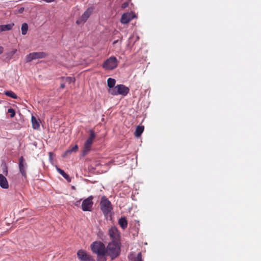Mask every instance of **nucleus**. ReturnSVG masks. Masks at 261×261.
<instances>
[{"label":"nucleus","mask_w":261,"mask_h":261,"mask_svg":"<svg viewBox=\"0 0 261 261\" xmlns=\"http://www.w3.org/2000/svg\"><path fill=\"white\" fill-rule=\"evenodd\" d=\"M129 88L124 85L120 84L116 86L115 88L113 91H112L111 93L112 95H121L122 96H126L129 92Z\"/></svg>","instance_id":"nucleus-6"},{"label":"nucleus","mask_w":261,"mask_h":261,"mask_svg":"<svg viewBox=\"0 0 261 261\" xmlns=\"http://www.w3.org/2000/svg\"><path fill=\"white\" fill-rule=\"evenodd\" d=\"M65 84L62 83L61 84V86H60L61 88L63 89L65 88Z\"/></svg>","instance_id":"nucleus-32"},{"label":"nucleus","mask_w":261,"mask_h":261,"mask_svg":"<svg viewBox=\"0 0 261 261\" xmlns=\"http://www.w3.org/2000/svg\"><path fill=\"white\" fill-rule=\"evenodd\" d=\"M93 197L90 196L84 199L82 203V209L83 211H91L93 202Z\"/></svg>","instance_id":"nucleus-9"},{"label":"nucleus","mask_w":261,"mask_h":261,"mask_svg":"<svg viewBox=\"0 0 261 261\" xmlns=\"http://www.w3.org/2000/svg\"><path fill=\"white\" fill-rule=\"evenodd\" d=\"M100 207L105 217L111 216L113 207L110 201L105 196L101 198Z\"/></svg>","instance_id":"nucleus-2"},{"label":"nucleus","mask_w":261,"mask_h":261,"mask_svg":"<svg viewBox=\"0 0 261 261\" xmlns=\"http://www.w3.org/2000/svg\"><path fill=\"white\" fill-rule=\"evenodd\" d=\"M65 81L66 82H68V83H74V81H75V79L74 78H72L71 77H66L65 79Z\"/></svg>","instance_id":"nucleus-26"},{"label":"nucleus","mask_w":261,"mask_h":261,"mask_svg":"<svg viewBox=\"0 0 261 261\" xmlns=\"http://www.w3.org/2000/svg\"><path fill=\"white\" fill-rule=\"evenodd\" d=\"M144 126H142V125L137 126L136 128L135 132V134H134L135 136L138 138L140 137V136L141 135V134H142V133L144 130Z\"/></svg>","instance_id":"nucleus-19"},{"label":"nucleus","mask_w":261,"mask_h":261,"mask_svg":"<svg viewBox=\"0 0 261 261\" xmlns=\"http://www.w3.org/2000/svg\"><path fill=\"white\" fill-rule=\"evenodd\" d=\"M121 248L119 242L112 241L106 248V254L109 256L112 260L117 258L120 254Z\"/></svg>","instance_id":"nucleus-1"},{"label":"nucleus","mask_w":261,"mask_h":261,"mask_svg":"<svg viewBox=\"0 0 261 261\" xmlns=\"http://www.w3.org/2000/svg\"><path fill=\"white\" fill-rule=\"evenodd\" d=\"M109 234L112 239V241L119 242L120 236L119 231L116 227H113L110 229Z\"/></svg>","instance_id":"nucleus-12"},{"label":"nucleus","mask_w":261,"mask_h":261,"mask_svg":"<svg viewBox=\"0 0 261 261\" xmlns=\"http://www.w3.org/2000/svg\"><path fill=\"white\" fill-rule=\"evenodd\" d=\"M8 112L10 114V117L13 118L15 115V112L12 108H10L8 110Z\"/></svg>","instance_id":"nucleus-25"},{"label":"nucleus","mask_w":261,"mask_h":261,"mask_svg":"<svg viewBox=\"0 0 261 261\" xmlns=\"http://www.w3.org/2000/svg\"><path fill=\"white\" fill-rule=\"evenodd\" d=\"M21 9L22 10V11H23V8H22Z\"/></svg>","instance_id":"nucleus-35"},{"label":"nucleus","mask_w":261,"mask_h":261,"mask_svg":"<svg viewBox=\"0 0 261 261\" xmlns=\"http://www.w3.org/2000/svg\"><path fill=\"white\" fill-rule=\"evenodd\" d=\"M31 120L33 128L35 129H39L40 127V124L35 116H32Z\"/></svg>","instance_id":"nucleus-20"},{"label":"nucleus","mask_w":261,"mask_h":261,"mask_svg":"<svg viewBox=\"0 0 261 261\" xmlns=\"http://www.w3.org/2000/svg\"><path fill=\"white\" fill-rule=\"evenodd\" d=\"M5 94L14 99H17L18 96L12 91H6L4 92Z\"/></svg>","instance_id":"nucleus-21"},{"label":"nucleus","mask_w":261,"mask_h":261,"mask_svg":"<svg viewBox=\"0 0 261 261\" xmlns=\"http://www.w3.org/2000/svg\"><path fill=\"white\" fill-rule=\"evenodd\" d=\"M116 84V80L112 78H109L107 80V84L108 86L109 87L108 89V92L109 94H111L112 93V91H113L114 90V88H115L116 86H115Z\"/></svg>","instance_id":"nucleus-14"},{"label":"nucleus","mask_w":261,"mask_h":261,"mask_svg":"<svg viewBox=\"0 0 261 261\" xmlns=\"http://www.w3.org/2000/svg\"><path fill=\"white\" fill-rule=\"evenodd\" d=\"M72 152H76L78 149V146L77 145H74L70 149Z\"/></svg>","instance_id":"nucleus-27"},{"label":"nucleus","mask_w":261,"mask_h":261,"mask_svg":"<svg viewBox=\"0 0 261 261\" xmlns=\"http://www.w3.org/2000/svg\"><path fill=\"white\" fill-rule=\"evenodd\" d=\"M135 17L133 13H124L121 18V22L123 24L128 23Z\"/></svg>","instance_id":"nucleus-13"},{"label":"nucleus","mask_w":261,"mask_h":261,"mask_svg":"<svg viewBox=\"0 0 261 261\" xmlns=\"http://www.w3.org/2000/svg\"><path fill=\"white\" fill-rule=\"evenodd\" d=\"M4 51V48L2 46H0V55L3 53Z\"/></svg>","instance_id":"nucleus-31"},{"label":"nucleus","mask_w":261,"mask_h":261,"mask_svg":"<svg viewBox=\"0 0 261 261\" xmlns=\"http://www.w3.org/2000/svg\"><path fill=\"white\" fill-rule=\"evenodd\" d=\"M72 153V152L71 151L70 149H68L67 150H66L64 154H63V157H66V156L68 155L69 154H71Z\"/></svg>","instance_id":"nucleus-28"},{"label":"nucleus","mask_w":261,"mask_h":261,"mask_svg":"<svg viewBox=\"0 0 261 261\" xmlns=\"http://www.w3.org/2000/svg\"><path fill=\"white\" fill-rule=\"evenodd\" d=\"M106 254H99L97 255V261H107Z\"/></svg>","instance_id":"nucleus-24"},{"label":"nucleus","mask_w":261,"mask_h":261,"mask_svg":"<svg viewBox=\"0 0 261 261\" xmlns=\"http://www.w3.org/2000/svg\"><path fill=\"white\" fill-rule=\"evenodd\" d=\"M16 50H15L13 51V54H15V53H16Z\"/></svg>","instance_id":"nucleus-34"},{"label":"nucleus","mask_w":261,"mask_h":261,"mask_svg":"<svg viewBox=\"0 0 261 261\" xmlns=\"http://www.w3.org/2000/svg\"><path fill=\"white\" fill-rule=\"evenodd\" d=\"M118 40H116V41H114L113 44H116V43H117L118 42Z\"/></svg>","instance_id":"nucleus-33"},{"label":"nucleus","mask_w":261,"mask_h":261,"mask_svg":"<svg viewBox=\"0 0 261 261\" xmlns=\"http://www.w3.org/2000/svg\"><path fill=\"white\" fill-rule=\"evenodd\" d=\"M119 224L123 229H125L127 226V222L125 217H121L119 220Z\"/></svg>","instance_id":"nucleus-17"},{"label":"nucleus","mask_w":261,"mask_h":261,"mask_svg":"<svg viewBox=\"0 0 261 261\" xmlns=\"http://www.w3.org/2000/svg\"><path fill=\"white\" fill-rule=\"evenodd\" d=\"M0 186L3 189L9 188V184L7 178L2 174H0Z\"/></svg>","instance_id":"nucleus-16"},{"label":"nucleus","mask_w":261,"mask_h":261,"mask_svg":"<svg viewBox=\"0 0 261 261\" xmlns=\"http://www.w3.org/2000/svg\"><path fill=\"white\" fill-rule=\"evenodd\" d=\"M128 6V3L125 2L122 5L121 8L122 9H125V8H127Z\"/></svg>","instance_id":"nucleus-29"},{"label":"nucleus","mask_w":261,"mask_h":261,"mask_svg":"<svg viewBox=\"0 0 261 261\" xmlns=\"http://www.w3.org/2000/svg\"><path fill=\"white\" fill-rule=\"evenodd\" d=\"M13 26H14L13 23L1 25H0V32L11 30L13 28Z\"/></svg>","instance_id":"nucleus-18"},{"label":"nucleus","mask_w":261,"mask_h":261,"mask_svg":"<svg viewBox=\"0 0 261 261\" xmlns=\"http://www.w3.org/2000/svg\"><path fill=\"white\" fill-rule=\"evenodd\" d=\"M56 168L57 170L60 174H61L66 179L70 181V177L67 174H66L63 170L59 168V167H57Z\"/></svg>","instance_id":"nucleus-22"},{"label":"nucleus","mask_w":261,"mask_h":261,"mask_svg":"<svg viewBox=\"0 0 261 261\" xmlns=\"http://www.w3.org/2000/svg\"><path fill=\"white\" fill-rule=\"evenodd\" d=\"M92 11L93 9L92 8H88L82 15L76 21V24L79 25L84 23L90 17Z\"/></svg>","instance_id":"nucleus-8"},{"label":"nucleus","mask_w":261,"mask_h":261,"mask_svg":"<svg viewBox=\"0 0 261 261\" xmlns=\"http://www.w3.org/2000/svg\"><path fill=\"white\" fill-rule=\"evenodd\" d=\"M27 166V165L25 162L23 156H21L19 159V169L22 176H23L25 178H27V173L25 171Z\"/></svg>","instance_id":"nucleus-11"},{"label":"nucleus","mask_w":261,"mask_h":261,"mask_svg":"<svg viewBox=\"0 0 261 261\" xmlns=\"http://www.w3.org/2000/svg\"><path fill=\"white\" fill-rule=\"evenodd\" d=\"M89 133V137L86 140L84 144V148L83 152V155H86L90 150L93 141L95 138V134L93 130L90 129Z\"/></svg>","instance_id":"nucleus-5"},{"label":"nucleus","mask_w":261,"mask_h":261,"mask_svg":"<svg viewBox=\"0 0 261 261\" xmlns=\"http://www.w3.org/2000/svg\"><path fill=\"white\" fill-rule=\"evenodd\" d=\"M79 259L81 261H95L93 257L83 250H79L77 252Z\"/></svg>","instance_id":"nucleus-10"},{"label":"nucleus","mask_w":261,"mask_h":261,"mask_svg":"<svg viewBox=\"0 0 261 261\" xmlns=\"http://www.w3.org/2000/svg\"><path fill=\"white\" fill-rule=\"evenodd\" d=\"M47 54L44 52H33L27 55L25 57L26 62H30L33 60L44 58Z\"/></svg>","instance_id":"nucleus-7"},{"label":"nucleus","mask_w":261,"mask_h":261,"mask_svg":"<svg viewBox=\"0 0 261 261\" xmlns=\"http://www.w3.org/2000/svg\"><path fill=\"white\" fill-rule=\"evenodd\" d=\"M3 172L5 173L6 175L8 174V170L6 166L5 167V168L3 169Z\"/></svg>","instance_id":"nucleus-30"},{"label":"nucleus","mask_w":261,"mask_h":261,"mask_svg":"<svg viewBox=\"0 0 261 261\" xmlns=\"http://www.w3.org/2000/svg\"><path fill=\"white\" fill-rule=\"evenodd\" d=\"M21 29L22 34L23 35H25L27 34L28 30V25L27 23H22V24L21 25Z\"/></svg>","instance_id":"nucleus-23"},{"label":"nucleus","mask_w":261,"mask_h":261,"mask_svg":"<svg viewBox=\"0 0 261 261\" xmlns=\"http://www.w3.org/2000/svg\"><path fill=\"white\" fill-rule=\"evenodd\" d=\"M92 252L97 255L106 254V247L103 243L100 241H95L91 245Z\"/></svg>","instance_id":"nucleus-4"},{"label":"nucleus","mask_w":261,"mask_h":261,"mask_svg":"<svg viewBox=\"0 0 261 261\" xmlns=\"http://www.w3.org/2000/svg\"><path fill=\"white\" fill-rule=\"evenodd\" d=\"M128 257L131 261H143L141 252L138 253L136 256L134 252H132L129 254Z\"/></svg>","instance_id":"nucleus-15"},{"label":"nucleus","mask_w":261,"mask_h":261,"mask_svg":"<svg viewBox=\"0 0 261 261\" xmlns=\"http://www.w3.org/2000/svg\"><path fill=\"white\" fill-rule=\"evenodd\" d=\"M118 61L115 57L112 56L107 59L102 64V67L106 70H112L117 68Z\"/></svg>","instance_id":"nucleus-3"}]
</instances>
